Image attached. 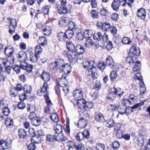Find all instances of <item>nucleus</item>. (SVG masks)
<instances>
[{
  "label": "nucleus",
  "instance_id": "obj_7",
  "mask_svg": "<svg viewBox=\"0 0 150 150\" xmlns=\"http://www.w3.org/2000/svg\"><path fill=\"white\" fill-rule=\"evenodd\" d=\"M108 92H112L115 95H118L119 97L122 96L124 93L123 91H122L121 88H115L113 87L110 88Z\"/></svg>",
  "mask_w": 150,
  "mask_h": 150
},
{
  "label": "nucleus",
  "instance_id": "obj_53",
  "mask_svg": "<svg viewBox=\"0 0 150 150\" xmlns=\"http://www.w3.org/2000/svg\"><path fill=\"white\" fill-rule=\"evenodd\" d=\"M92 32L90 30H86L84 33V35L86 38H90L92 35Z\"/></svg>",
  "mask_w": 150,
  "mask_h": 150
},
{
  "label": "nucleus",
  "instance_id": "obj_13",
  "mask_svg": "<svg viewBox=\"0 0 150 150\" xmlns=\"http://www.w3.org/2000/svg\"><path fill=\"white\" fill-rule=\"evenodd\" d=\"M41 79L44 80V82L49 81L50 78V74L46 71H43L42 75H41Z\"/></svg>",
  "mask_w": 150,
  "mask_h": 150
},
{
  "label": "nucleus",
  "instance_id": "obj_45",
  "mask_svg": "<svg viewBox=\"0 0 150 150\" xmlns=\"http://www.w3.org/2000/svg\"><path fill=\"white\" fill-rule=\"evenodd\" d=\"M122 41L125 44H129L131 42L130 39L127 37H124L123 38Z\"/></svg>",
  "mask_w": 150,
  "mask_h": 150
},
{
  "label": "nucleus",
  "instance_id": "obj_29",
  "mask_svg": "<svg viewBox=\"0 0 150 150\" xmlns=\"http://www.w3.org/2000/svg\"><path fill=\"white\" fill-rule=\"evenodd\" d=\"M58 12L61 14H64L67 13L68 12V9L66 7L60 6Z\"/></svg>",
  "mask_w": 150,
  "mask_h": 150
},
{
  "label": "nucleus",
  "instance_id": "obj_35",
  "mask_svg": "<svg viewBox=\"0 0 150 150\" xmlns=\"http://www.w3.org/2000/svg\"><path fill=\"white\" fill-rule=\"evenodd\" d=\"M95 120L101 122L103 121L104 117L101 113H98L97 114L95 117Z\"/></svg>",
  "mask_w": 150,
  "mask_h": 150
},
{
  "label": "nucleus",
  "instance_id": "obj_28",
  "mask_svg": "<svg viewBox=\"0 0 150 150\" xmlns=\"http://www.w3.org/2000/svg\"><path fill=\"white\" fill-rule=\"evenodd\" d=\"M50 118L54 122H57L59 121V119L57 114L56 113H52Z\"/></svg>",
  "mask_w": 150,
  "mask_h": 150
},
{
  "label": "nucleus",
  "instance_id": "obj_48",
  "mask_svg": "<svg viewBox=\"0 0 150 150\" xmlns=\"http://www.w3.org/2000/svg\"><path fill=\"white\" fill-rule=\"evenodd\" d=\"M114 120L112 119H110L107 122L106 126L109 128H112L114 126Z\"/></svg>",
  "mask_w": 150,
  "mask_h": 150
},
{
  "label": "nucleus",
  "instance_id": "obj_4",
  "mask_svg": "<svg viewBox=\"0 0 150 150\" xmlns=\"http://www.w3.org/2000/svg\"><path fill=\"white\" fill-rule=\"evenodd\" d=\"M141 51L139 49H137L134 46H132L129 49V56H139L140 55Z\"/></svg>",
  "mask_w": 150,
  "mask_h": 150
},
{
  "label": "nucleus",
  "instance_id": "obj_58",
  "mask_svg": "<svg viewBox=\"0 0 150 150\" xmlns=\"http://www.w3.org/2000/svg\"><path fill=\"white\" fill-rule=\"evenodd\" d=\"M49 11V8L47 6H45L42 9V12L44 15L48 14Z\"/></svg>",
  "mask_w": 150,
  "mask_h": 150
},
{
  "label": "nucleus",
  "instance_id": "obj_57",
  "mask_svg": "<svg viewBox=\"0 0 150 150\" xmlns=\"http://www.w3.org/2000/svg\"><path fill=\"white\" fill-rule=\"evenodd\" d=\"M94 88L96 90H98L101 88V83L99 81H96L95 82Z\"/></svg>",
  "mask_w": 150,
  "mask_h": 150
},
{
  "label": "nucleus",
  "instance_id": "obj_31",
  "mask_svg": "<svg viewBox=\"0 0 150 150\" xmlns=\"http://www.w3.org/2000/svg\"><path fill=\"white\" fill-rule=\"evenodd\" d=\"M43 32L45 35L48 36L51 33V29L50 27L46 26L43 29Z\"/></svg>",
  "mask_w": 150,
  "mask_h": 150
},
{
  "label": "nucleus",
  "instance_id": "obj_25",
  "mask_svg": "<svg viewBox=\"0 0 150 150\" xmlns=\"http://www.w3.org/2000/svg\"><path fill=\"white\" fill-rule=\"evenodd\" d=\"M57 140L59 142L65 141L67 138L63 134L61 133L56 135Z\"/></svg>",
  "mask_w": 150,
  "mask_h": 150
},
{
  "label": "nucleus",
  "instance_id": "obj_32",
  "mask_svg": "<svg viewBox=\"0 0 150 150\" xmlns=\"http://www.w3.org/2000/svg\"><path fill=\"white\" fill-rule=\"evenodd\" d=\"M74 32V31H73L70 30L66 31L65 33L67 37V39H71L73 35Z\"/></svg>",
  "mask_w": 150,
  "mask_h": 150
},
{
  "label": "nucleus",
  "instance_id": "obj_5",
  "mask_svg": "<svg viewBox=\"0 0 150 150\" xmlns=\"http://www.w3.org/2000/svg\"><path fill=\"white\" fill-rule=\"evenodd\" d=\"M83 66L84 68H87L88 69L91 68H93L96 66V64L94 61H89L86 59L83 62Z\"/></svg>",
  "mask_w": 150,
  "mask_h": 150
},
{
  "label": "nucleus",
  "instance_id": "obj_1",
  "mask_svg": "<svg viewBox=\"0 0 150 150\" xmlns=\"http://www.w3.org/2000/svg\"><path fill=\"white\" fill-rule=\"evenodd\" d=\"M66 46L68 50L64 51L63 54L67 56L80 55L84 52V48L80 44H78L75 47L74 43L70 40L67 41L66 43Z\"/></svg>",
  "mask_w": 150,
  "mask_h": 150
},
{
  "label": "nucleus",
  "instance_id": "obj_55",
  "mask_svg": "<svg viewBox=\"0 0 150 150\" xmlns=\"http://www.w3.org/2000/svg\"><path fill=\"white\" fill-rule=\"evenodd\" d=\"M32 123L36 126H38L40 124V122L39 120L35 117L32 121Z\"/></svg>",
  "mask_w": 150,
  "mask_h": 150
},
{
  "label": "nucleus",
  "instance_id": "obj_36",
  "mask_svg": "<svg viewBox=\"0 0 150 150\" xmlns=\"http://www.w3.org/2000/svg\"><path fill=\"white\" fill-rule=\"evenodd\" d=\"M126 107L119 106L117 108L118 112L121 114H123L124 113H126V114H127L128 112L125 110Z\"/></svg>",
  "mask_w": 150,
  "mask_h": 150
},
{
  "label": "nucleus",
  "instance_id": "obj_46",
  "mask_svg": "<svg viewBox=\"0 0 150 150\" xmlns=\"http://www.w3.org/2000/svg\"><path fill=\"white\" fill-rule=\"evenodd\" d=\"M12 68L17 73H20L21 68L20 66H19L17 65L14 64L12 66Z\"/></svg>",
  "mask_w": 150,
  "mask_h": 150
},
{
  "label": "nucleus",
  "instance_id": "obj_22",
  "mask_svg": "<svg viewBox=\"0 0 150 150\" xmlns=\"http://www.w3.org/2000/svg\"><path fill=\"white\" fill-rule=\"evenodd\" d=\"M19 137L20 138L24 139L27 137L26 132L23 129H20L18 130Z\"/></svg>",
  "mask_w": 150,
  "mask_h": 150
},
{
  "label": "nucleus",
  "instance_id": "obj_62",
  "mask_svg": "<svg viewBox=\"0 0 150 150\" xmlns=\"http://www.w3.org/2000/svg\"><path fill=\"white\" fill-rule=\"evenodd\" d=\"M83 136L84 137H85L86 138H88L89 137L90 134L89 132L87 130H85L83 131L82 133Z\"/></svg>",
  "mask_w": 150,
  "mask_h": 150
},
{
  "label": "nucleus",
  "instance_id": "obj_11",
  "mask_svg": "<svg viewBox=\"0 0 150 150\" xmlns=\"http://www.w3.org/2000/svg\"><path fill=\"white\" fill-rule=\"evenodd\" d=\"M137 16L142 20H144L146 17L145 10L142 8L138 10L137 13Z\"/></svg>",
  "mask_w": 150,
  "mask_h": 150
},
{
  "label": "nucleus",
  "instance_id": "obj_61",
  "mask_svg": "<svg viewBox=\"0 0 150 150\" xmlns=\"http://www.w3.org/2000/svg\"><path fill=\"white\" fill-rule=\"evenodd\" d=\"M106 67V65L103 62H100L97 66L98 68L102 70H103Z\"/></svg>",
  "mask_w": 150,
  "mask_h": 150
},
{
  "label": "nucleus",
  "instance_id": "obj_42",
  "mask_svg": "<svg viewBox=\"0 0 150 150\" xmlns=\"http://www.w3.org/2000/svg\"><path fill=\"white\" fill-rule=\"evenodd\" d=\"M108 40V35L106 33H104L100 41V42L103 43H105L107 42Z\"/></svg>",
  "mask_w": 150,
  "mask_h": 150
},
{
  "label": "nucleus",
  "instance_id": "obj_39",
  "mask_svg": "<svg viewBox=\"0 0 150 150\" xmlns=\"http://www.w3.org/2000/svg\"><path fill=\"white\" fill-rule=\"evenodd\" d=\"M117 76V72L115 71H112L110 75V80L112 81H114L115 79Z\"/></svg>",
  "mask_w": 150,
  "mask_h": 150
},
{
  "label": "nucleus",
  "instance_id": "obj_37",
  "mask_svg": "<svg viewBox=\"0 0 150 150\" xmlns=\"http://www.w3.org/2000/svg\"><path fill=\"white\" fill-rule=\"evenodd\" d=\"M2 108V112L4 115L6 116H8L9 114V109L8 106H3Z\"/></svg>",
  "mask_w": 150,
  "mask_h": 150
},
{
  "label": "nucleus",
  "instance_id": "obj_51",
  "mask_svg": "<svg viewBox=\"0 0 150 150\" xmlns=\"http://www.w3.org/2000/svg\"><path fill=\"white\" fill-rule=\"evenodd\" d=\"M96 148L97 150H104L105 146L102 144H97L96 146Z\"/></svg>",
  "mask_w": 150,
  "mask_h": 150
},
{
  "label": "nucleus",
  "instance_id": "obj_19",
  "mask_svg": "<svg viewBox=\"0 0 150 150\" xmlns=\"http://www.w3.org/2000/svg\"><path fill=\"white\" fill-rule=\"evenodd\" d=\"M57 38L58 40L61 42L65 41L67 39L65 33L62 32H60L58 33Z\"/></svg>",
  "mask_w": 150,
  "mask_h": 150
},
{
  "label": "nucleus",
  "instance_id": "obj_16",
  "mask_svg": "<svg viewBox=\"0 0 150 150\" xmlns=\"http://www.w3.org/2000/svg\"><path fill=\"white\" fill-rule=\"evenodd\" d=\"M54 134L57 135L61 133L62 131V125L59 124H57L54 127Z\"/></svg>",
  "mask_w": 150,
  "mask_h": 150
},
{
  "label": "nucleus",
  "instance_id": "obj_63",
  "mask_svg": "<svg viewBox=\"0 0 150 150\" xmlns=\"http://www.w3.org/2000/svg\"><path fill=\"white\" fill-rule=\"evenodd\" d=\"M56 64L58 65V67H61L62 65H63V64L64 63L63 60L62 59H57V61L55 62Z\"/></svg>",
  "mask_w": 150,
  "mask_h": 150
},
{
  "label": "nucleus",
  "instance_id": "obj_10",
  "mask_svg": "<svg viewBox=\"0 0 150 150\" xmlns=\"http://www.w3.org/2000/svg\"><path fill=\"white\" fill-rule=\"evenodd\" d=\"M21 68L23 70H26L28 73H31L32 71L33 67L32 65L27 64L26 63H22L21 65Z\"/></svg>",
  "mask_w": 150,
  "mask_h": 150
},
{
  "label": "nucleus",
  "instance_id": "obj_33",
  "mask_svg": "<svg viewBox=\"0 0 150 150\" xmlns=\"http://www.w3.org/2000/svg\"><path fill=\"white\" fill-rule=\"evenodd\" d=\"M23 89L25 92L30 93L32 91V87L31 86L26 84L24 86Z\"/></svg>",
  "mask_w": 150,
  "mask_h": 150
},
{
  "label": "nucleus",
  "instance_id": "obj_26",
  "mask_svg": "<svg viewBox=\"0 0 150 150\" xmlns=\"http://www.w3.org/2000/svg\"><path fill=\"white\" fill-rule=\"evenodd\" d=\"M103 35L100 32L96 33L93 34V39L95 40H96L100 41Z\"/></svg>",
  "mask_w": 150,
  "mask_h": 150
},
{
  "label": "nucleus",
  "instance_id": "obj_14",
  "mask_svg": "<svg viewBox=\"0 0 150 150\" xmlns=\"http://www.w3.org/2000/svg\"><path fill=\"white\" fill-rule=\"evenodd\" d=\"M59 24L62 27H66L68 22L69 18L68 17L63 16L61 18Z\"/></svg>",
  "mask_w": 150,
  "mask_h": 150
},
{
  "label": "nucleus",
  "instance_id": "obj_38",
  "mask_svg": "<svg viewBox=\"0 0 150 150\" xmlns=\"http://www.w3.org/2000/svg\"><path fill=\"white\" fill-rule=\"evenodd\" d=\"M67 146L68 147V150H70L71 149H72L75 147V143L71 141H69L67 143Z\"/></svg>",
  "mask_w": 150,
  "mask_h": 150
},
{
  "label": "nucleus",
  "instance_id": "obj_49",
  "mask_svg": "<svg viewBox=\"0 0 150 150\" xmlns=\"http://www.w3.org/2000/svg\"><path fill=\"white\" fill-rule=\"evenodd\" d=\"M106 59L107 63L108 64L109 66H112L113 65L114 61L112 57H107Z\"/></svg>",
  "mask_w": 150,
  "mask_h": 150
},
{
  "label": "nucleus",
  "instance_id": "obj_41",
  "mask_svg": "<svg viewBox=\"0 0 150 150\" xmlns=\"http://www.w3.org/2000/svg\"><path fill=\"white\" fill-rule=\"evenodd\" d=\"M93 45V40L90 39L87 40L85 43V46L87 48L91 47Z\"/></svg>",
  "mask_w": 150,
  "mask_h": 150
},
{
  "label": "nucleus",
  "instance_id": "obj_60",
  "mask_svg": "<svg viewBox=\"0 0 150 150\" xmlns=\"http://www.w3.org/2000/svg\"><path fill=\"white\" fill-rule=\"evenodd\" d=\"M76 139L79 140H80L82 139L83 138V136L81 132H79L76 134Z\"/></svg>",
  "mask_w": 150,
  "mask_h": 150
},
{
  "label": "nucleus",
  "instance_id": "obj_17",
  "mask_svg": "<svg viewBox=\"0 0 150 150\" xmlns=\"http://www.w3.org/2000/svg\"><path fill=\"white\" fill-rule=\"evenodd\" d=\"M75 33L76 34L77 39L80 40H82L84 37V34H83L81 31L80 29L76 28L75 30Z\"/></svg>",
  "mask_w": 150,
  "mask_h": 150
},
{
  "label": "nucleus",
  "instance_id": "obj_21",
  "mask_svg": "<svg viewBox=\"0 0 150 150\" xmlns=\"http://www.w3.org/2000/svg\"><path fill=\"white\" fill-rule=\"evenodd\" d=\"M110 27V25L109 23L107 21H106L103 23L102 29L104 31H107L109 30Z\"/></svg>",
  "mask_w": 150,
  "mask_h": 150
},
{
  "label": "nucleus",
  "instance_id": "obj_56",
  "mask_svg": "<svg viewBox=\"0 0 150 150\" xmlns=\"http://www.w3.org/2000/svg\"><path fill=\"white\" fill-rule=\"evenodd\" d=\"M100 13L102 16H105L108 14V11L107 10L104 8H103L100 9Z\"/></svg>",
  "mask_w": 150,
  "mask_h": 150
},
{
  "label": "nucleus",
  "instance_id": "obj_6",
  "mask_svg": "<svg viewBox=\"0 0 150 150\" xmlns=\"http://www.w3.org/2000/svg\"><path fill=\"white\" fill-rule=\"evenodd\" d=\"M73 96L74 98L78 101L82 100L83 97L82 91L79 89L74 91Z\"/></svg>",
  "mask_w": 150,
  "mask_h": 150
},
{
  "label": "nucleus",
  "instance_id": "obj_12",
  "mask_svg": "<svg viewBox=\"0 0 150 150\" xmlns=\"http://www.w3.org/2000/svg\"><path fill=\"white\" fill-rule=\"evenodd\" d=\"M17 22L15 19L10 20V33H11L15 31V28L17 25Z\"/></svg>",
  "mask_w": 150,
  "mask_h": 150
},
{
  "label": "nucleus",
  "instance_id": "obj_64",
  "mask_svg": "<svg viewBox=\"0 0 150 150\" xmlns=\"http://www.w3.org/2000/svg\"><path fill=\"white\" fill-rule=\"evenodd\" d=\"M111 33L113 35H115L117 32V30L116 28L114 26H112L110 27V29Z\"/></svg>",
  "mask_w": 150,
  "mask_h": 150
},
{
  "label": "nucleus",
  "instance_id": "obj_30",
  "mask_svg": "<svg viewBox=\"0 0 150 150\" xmlns=\"http://www.w3.org/2000/svg\"><path fill=\"white\" fill-rule=\"evenodd\" d=\"M48 87L47 83L45 82H44L42 87L41 88V92H43V93H45V94H47V90Z\"/></svg>",
  "mask_w": 150,
  "mask_h": 150
},
{
  "label": "nucleus",
  "instance_id": "obj_50",
  "mask_svg": "<svg viewBox=\"0 0 150 150\" xmlns=\"http://www.w3.org/2000/svg\"><path fill=\"white\" fill-rule=\"evenodd\" d=\"M91 13V17L93 18H97L99 17L98 13L95 10H92Z\"/></svg>",
  "mask_w": 150,
  "mask_h": 150
},
{
  "label": "nucleus",
  "instance_id": "obj_59",
  "mask_svg": "<svg viewBox=\"0 0 150 150\" xmlns=\"http://www.w3.org/2000/svg\"><path fill=\"white\" fill-rule=\"evenodd\" d=\"M113 127L115 130L117 131L120 130L121 125L119 123L117 122L115 123Z\"/></svg>",
  "mask_w": 150,
  "mask_h": 150
},
{
  "label": "nucleus",
  "instance_id": "obj_43",
  "mask_svg": "<svg viewBox=\"0 0 150 150\" xmlns=\"http://www.w3.org/2000/svg\"><path fill=\"white\" fill-rule=\"evenodd\" d=\"M38 41L42 46H44L47 44V40L45 37H42L39 38Z\"/></svg>",
  "mask_w": 150,
  "mask_h": 150
},
{
  "label": "nucleus",
  "instance_id": "obj_52",
  "mask_svg": "<svg viewBox=\"0 0 150 150\" xmlns=\"http://www.w3.org/2000/svg\"><path fill=\"white\" fill-rule=\"evenodd\" d=\"M112 144L113 149L115 150H117L120 147V144L118 142L114 141Z\"/></svg>",
  "mask_w": 150,
  "mask_h": 150
},
{
  "label": "nucleus",
  "instance_id": "obj_54",
  "mask_svg": "<svg viewBox=\"0 0 150 150\" xmlns=\"http://www.w3.org/2000/svg\"><path fill=\"white\" fill-rule=\"evenodd\" d=\"M28 148L29 150H35L36 149V146L34 143L32 142L28 145Z\"/></svg>",
  "mask_w": 150,
  "mask_h": 150
},
{
  "label": "nucleus",
  "instance_id": "obj_23",
  "mask_svg": "<svg viewBox=\"0 0 150 150\" xmlns=\"http://www.w3.org/2000/svg\"><path fill=\"white\" fill-rule=\"evenodd\" d=\"M109 93L106 96L107 99L110 101H113L116 98V96L112 92H109Z\"/></svg>",
  "mask_w": 150,
  "mask_h": 150
},
{
  "label": "nucleus",
  "instance_id": "obj_40",
  "mask_svg": "<svg viewBox=\"0 0 150 150\" xmlns=\"http://www.w3.org/2000/svg\"><path fill=\"white\" fill-rule=\"evenodd\" d=\"M131 102L128 99H123L122 100V103L124 107H126L129 106L131 104Z\"/></svg>",
  "mask_w": 150,
  "mask_h": 150
},
{
  "label": "nucleus",
  "instance_id": "obj_44",
  "mask_svg": "<svg viewBox=\"0 0 150 150\" xmlns=\"http://www.w3.org/2000/svg\"><path fill=\"white\" fill-rule=\"evenodd\" d=\"M49 67L51 69L56 70L57 72V69L59 67H58V65L55 62L51 63L49 65Z\"/></svg>",
  "mask_w": 150,
  "mask_h": 150
},
{
  "label": "nucleus",
  "instance_id": "obj_18",
  "mask_svg": "<svg viewBox=\"0 0 150 150\" xmlns=\"http://www.w3.org/2000/svg\"><path fill=\"white\" fill-rule=\"evenodd\" d=\"M87 124L86 120L84 118H81L79 120L77 125L81 128H83L86 126Z\"/></svg>",
  "mask_w": 150,
  "mask_h": 150
},
{
  "label": "nucleus",
  "instance_id": "obj_47",
  "mask_svg": "<svg viewBox=\"0 0 150 150\" xmlns=\"http://www.w3.org/2000/svg\"><path fill=\"white\" fill-rule=\"evenodd\" d=\"M44 96L45 99L46 103L47 104V105H50L52 104V103L51 101L50 100V98L48 96V94H44Z\"/></svg>",
  "mask_w": 150,
  "mask_h": 150
},
{
  "label": "nucleus",
  "instance_id": "obj_20",
  "mask_svg": "<svg viewBox=\"0 0 150 150\" xmlns=\"http://www.w3.org/2000/svg\"><path fill=\"white\" fill-rule=\"evenodd\" d=\"M8 143L4 140L0 141V147L1 150H4L8 148Z\"/></svg>",
  "mask_w": 150,
  "mask_h": 150
},
{
  "label": "nucleus",
  "instance_id": "obj_3",
  "mask_svg": "<svg viewBox=\"0 0 150 150\" xmlns=\"http://www.w3.org/2000/svg\"><path fill=\"white\" fill-rule=\"evenodd\" d=\"M70 69V65L68 64L62 65L61 67H59L58 68L57 72H59V73L62 72L64 74H69L70 73V70H69Z\"/></svg>",
  "mask_w": 150,
  "mask_h": 150
},
{
  "label": "nucleus",
  "instance_id": "obj_9",
  "mask_svg": "<svg viewBox=\"0 0 150 150\" xmlns=\"http://www.w3.org/2000/svg\"><path fill=\"white\" fill-rule=\"evenodd\" d=\"M8 61H6V59L3 58H0V67L3 68L5 67V72H6L8 74H9V66L8 65L7 67H5Z\"/></svg>",
  "mask_w": 150,
  "mask_h": 150
},
{
  "label": "nucleus",
  "instance_id": "obj_27",
  "mask_svg": "<svg viewBox=\"0 0 150 150\" xmlns=\"http://www.w3.org/2000/svg\"><path fill=\"white\" fill-rule=\"evenodd\" d=\"M68 27L70 30H73L74 32L76 28H78L76 23L73 21H70L69 23Z\"/></svg>",
  "mask_w": 150,
  "mask_h": 150
},
{
  "label": "nucleus",
  "instance_id": "obj_8",
  "mask_svg": "<svg viewBox=\"0 0 150 150\" xmlns=\"http://www.w3.org/2000/svg\"><path fill=\"white\" fill-rule=\"evenodd\" d=\"M58 85L61 87H64L68 84V81L66 79V76L62 75L61 78L58 79L57 80Z\"/></svg>",
  "mask_w": 150,
  "mask_h": 150
},
{
  "label": "nucleus",
  "instance_id": "obj_24",
  "mask_svg": "<svg viewBox=\"0 0 150 150\" xmlns=\"http://www.w3.org/2000/svg\"><path fill=\"white\" fill-rule=\"evenodd\" d=\"M46 139L49 142H54L57 140L56 135L55 134L54 135H46Z\"/></svg>",
  "mask_w": 150,
  "mask_h": 150
},
{
  "label": "nucleus",
  "instance_id": "obj_2",
  "mask_svg": "<svg viewBox=\"0 0 150 150\" xmlns=\"http://www.w3.org/2000/svg\"><path fill=\"white\" fill-rule=\"evenodd\" d=\"M127 62L131 63H135L134 67L133 68L134 71H139L141 68V65L140 62L137 60L136 57H127L126 59Z\"/></svg>",
  "mask_w": 150,
  "mask_h": 150
},
{
  "label": "nucleus",
  "instance_id": "obj_34",
  "mask_svg": "<svg viewBox=\"0 0 150 150\" xmlns=\"http://www.w3.org/2000/svg\"><path fill=\"white\" fill-rule=\"evenodd\" d=\"M119 4L117 1H113L111 4L112 8L115 11H117L119 10Z\"/></svg>",
  "mask_w": 150,
  "mask_h": 150
},
{
  "label": "nucleus",
  "instance_id": "obj_15",
  "mask_svg": "<svg viewBox=\"0 0 150 150\" xmlns=\"http://www.w3.org/2000/svg\"><path fill=\"white\" fill-rule=\"evenodd\" d=\"M96 67L93 68H90L88 70V71L89 72L90 74H91L92 78L94 79L97 78L98 75L97 73H96Z\"/></svg>",
  "mask_w": 150,
  "mask_h": 150
}]
</instances>
